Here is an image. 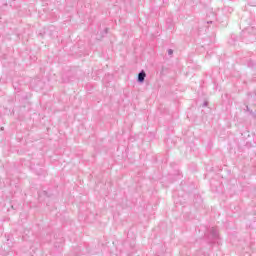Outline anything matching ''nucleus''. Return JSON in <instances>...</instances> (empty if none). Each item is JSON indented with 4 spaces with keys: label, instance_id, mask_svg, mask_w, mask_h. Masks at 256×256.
<instances>
[{
    "label": "nucleus",
    "instance_id": "obj_4",
    "mask_svg": "<svg viewBox=\"0 0 256 256\" xmlns=\"http://www.w3.org/2000/svg\"><path fill=\"white\" fill-rule=\"evenodd\" d=\"M168 55H170V56L173 55V49L168 50Z\"/></svg>",
    "mask_w": 256,
    "mask_h": 256
},
{
    "label": "nucleus",
    "instance_id": "obj_5",
    "mask_svg": "<svg viewBox=\"0 0 256 256\" xmlns=\"http://www.w3.org/2000/svg\"><path fill=\"white\" fill-rule=\"evenodd\" d=\"M208 102H204L203 107H207Z\"/></svg>",
    "mask_w": 256,
    "mask_h": 256
},
{
    "label": "nucleus",
    "instance_id": "obj_6",
    "mask_svg": "<svg viewBox=\"0 0 256 256\" xmlns=\"http://www.w3.org/2000/svg\"><path fill=\"white\" fill-rule=\"evenodd\" d=\"M246 110H247V111H250L249 106H246Z\"/></svg>",
    "mask_w": 256,
    "mask_h": 256
},
{
    "label": "nucleus",
    "instance_id": "obj_1",
    "mask_svg": "<svg viewBox=\"0 0 256 256\" xmlns=\"http://www.w3.org/2000/svg\"><path fill=\"white\" fill-rule=\"evenodd\" d=\"M145 77H147V74L145 73V70H142L139 74H138V83H144L145 82Z\"/></svg>",
    "mask_w": 256,
    "mask_h": 256
},
{
    "label": "nucleus",
    "instance_id": "obj_2",
    "mask_svg": "<svg viewBox=\"0 0 256 256\" xmlns=\"http://www.w3.org/2000/svg\"><path fill=\"white\" fill-rule=\"evenodd\" d=\"M210 235L213 237V239H217V237H219V231L217 228H211Z\"/></svg>",
    "mask_w": 256,
    "mask_h": 256
},
{
    "label": "nucleus",
    "instance_id": "obj_7",
    "mask_svg": "<svg viewBox=\"0 0 256 256\" xmlns=\"http://www.w3.org/2000/svg\"><path fill=\"white\" fill-rule=\"evenodd\" d=\"M105 31H106V33H107L108 29L106 28Z\"/></svg>",
    "mask_w": 256,
    "mask_h": 256
},
{
    "label": "nucleus",
    "instance_id": "obj_3",
    "mask_svg": "<svg viewBox=\"0 0 256 256\" xmlns=\"http://www.w3.org/2000/svg\"><path fill=\"white\" fill-rule=\"evenodd\" d=\"M248 5L250 7H256V0H248Z\"/></svg>",
    "mask_w": 256,
    "mask_h": 256
}]
</instances>
